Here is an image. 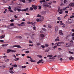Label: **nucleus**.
Segmentation results:
<instances>
[{"label": "nucleus", "instance_id": "nucleus-51", "mask_svg": "<svg viewBox=\"0 0 74 74\" xmlns=\"http://www.w3.org/2000/svg\"><path fill=\"white\" fill-rule=\"evenodd\" d=\"M7 27H8V29H11V28L10 27V25H8Z\"/></svg>", "mask_w": 74, "mask_h": 74}, {"label": "nucleus", "instance_id": "nucleus-47", "mask_svg": "<svg viewBox=\"0 0 74 74\" xmlns=\"http://www.w3.org/2000/svg\"><path fill=\"white\" fill-rule=\"evenodd\" d=\"M69 53H70L71 54H74V52H71L70 51H69Z\"/></svg>", "mask_w": 74, "mask_h": 74}, {"label": "nucleus", "instance_id": "nucleus-11", "mask_svg": "<svg viewBox=\"0 0 74 74\" xmlns=\"http://www.w3.org/2000/svg\"><path fill=\"white\" fill-rule=\"evenodd\" d=\"M40 18V22H42V21L44 20V16H42Z\"/></svg>", "mask_w": 74, "mask_h": 74}, {"label": "nucleus", "instance_id": "nucleus-21", "mask_svg": "<svg viewBox=\"0 0 74 74\" xmlns=\"http://www.w3.org/2000/svg\"><path fill=\"white\" fill-rule=\"evenodd\" d=\"M37 56H38V57H39V58H42V56L40 55H37Z\"/></svg>", "mask_w": 74, "mask_h": 74}, {"label": "nucleus", "instance_id": "nucleus-33", "mask_svg": "<svg viewBox=\"0 0 74 74\" xmlns=\"http://www.w3.org/2000/svg\"><path fill=\"white\" fill-rule=\"evenodd\" d=\"M62 57V55H59L58 56V59H59L60 58Z\"/></svg>", "mask_w": 74, "mask_h": 74}, {"label": "nucleus", "instance_id": "nucleus-25", "mask_svg": "<svg viewBox=\"0 0 74 74\" xmlns=\"http://www.w3.org/2000/svg\"><path fill=\"white\" fill-rule=\"evenodd\" d=\"M36 21L37 22H39V21H40V18H38L36 19Z\"/></svg>", "mask_w": 74, "mask_h": 74}, {"label": "nucleus", "instance_id": "nucleus-7", "mask_svg": "<svg viewBox=\"0 0 74 74\" xmlns=\"http://www.w3.org/2000/svg\"><path fill=\"white\" fill-rule=\"evenodd\" d=\"M32 7L33 8L34 10H37V6L36 5H32Z\"/></svg>", "mask_w": 74, "mask_h": 74}, {"label": "nucleus", "instance_id": "nucleus-46", "mask_svg": "<svg viewBox=\"0 0 74 74\" xmlns=\"http://www.w3.org/2000/svg\"><path fill=\"white\" fill-rule=\"evenodd\" d=\"M41 47H42V48H45V46L43 45H42L41 46Z\"/></svg>", "mask_w": 74, "mask_h": 74}, {"label": "nucleus", "instance_id": "nucleus-37", "mask_svg": "<svg viewBox=\"0 0 74 74\" xmlns=\"http://www.w3.org/2000/svg\"><path fill=\"white\" fill-rule=\"evenodd\" d=\"M45 47H49V45L46 44H45Z\"/></svg>", "mask_w": 74, "mask_h": 74}, {"label": "nucleus", "instance_id": "nucleus-41", "mask_svg": "<svg viewBox=\"0 0 74 74\" xmlns=\"http://www.w3.org/2000/svg\"><path fill=\"white\" fill-rule=\"evenodd\" d=\"M10 61V59H7L6 60H5V62H8V61Z\"/></svg>", "mask_w": 74, "mask_h": 74}, {"label": "nucleus", "instance_id": "nucleus-22", "mask_svg": "<svg viewBox=\"0 0 74 74\" xmlns=\"http://www.w3.org/2000/svg\"><path fill=\"white\" fill-rule=\"evenodd\" d=\"M9 72L11 74H14V71L12 70H9Z\"/></svg>", "mask_w": 74, "mask_h": 74}, {"label": "nucleus", "instance_id": "nucleus-54", "mask_svg": "<svg viewBox=\"0 0 74 74\" xmlns=\"http://www.w3.org/2000/svg\"><path fill=\"white\" fill-rule=\"evenodd\" d=\"M22 2L23 3H26V1L25 0L22 1Z\"/></svg>", "mask_w": 74, "mask_h": 74}, {"label": "nucleus", "instance_id": "nucleus-56", "mask_svg": "<svg viewBox=\"0 0 74 74\" xmlns=\"http://www.w3.org/2000/svg\"><path fill=\"white\" fill-rule=\"evenodd\" d=\"M15 8L16 9L18 10V8H19V6H17V7H16Z\"/></svg>", "mask_w": 74, "mask_h": 74}, {"label": "nucleus", "instance_id": "nucleus-8", "mask_svg": "<svg viewBox=\"0 0 74 74\" xmlns=\"http://www.w3.org/2000/svg\"><path fill=\"white\" fill-rule=\"evenodd\" d=\"M13 48H15V47H17V48H21V47L19 45H14L13 46Z\"/></svg>", "mask_w": 74, "mask_h": 74}, {"label": "nucleus", "instance_id": "nucleus-10", "mask_svg": "<svg viewBox=\"0 0 74 74\" xmlns=\"http://www.w3.org/2000/svg\"><path fill=\"white\" fill-rule=\"evenodd\" d=\"M29 9V8H27L26 9H22L21 10V11L23 12V11H26L28 10Z\"/></svg>", "mask_w": 74, "mask_h": 74}, {"label": "nucleus", "instance_id": "nucleus-19", "mask_svg": "<svg viewBox=\"0 0 74 74\" xmlns=\"http://www.w3.org/2000/svg\"><path fill=\"white\" fill-rule=\"evenodd\" d=\"M69 59L70 60H71V59L73 60L74 59V57H73L72 56H71L69 58Z\"/></svg>", "mask_w": 74, "mask_h": 74}, {"label": "nucleus", "instance_id": "nucleus-31", "mask_svg": "<svg viewBox=\"0 0 74 74\" xmlns=\"http://www.w3.org/2000/svg\"><path fill=\"white\" fill-rule=\"evenodd\" d=\"M49 49H47L45 51V52H49Z\"/></svg>", "mask_w": 74, "mask_h": 74}, {"label": "nucleus", "instance_id": "nucleus-45", "mask_svg": "<svg viewBox=\"0 0 74 74\" xmlns=\"http://www.w3.org/2000/svg\"><path fill=\"white\" fill-rule=\"evenodd\" d=\"M37 45L38 46L39 45H41V44H40V43H37Z\"/></svg>", "mask_w": 74, "mask_h": 74}, {"label": "nucleus", "instance_id": "nucleus-16", "mask_svg": "<svg viewBox=\"0 0 74 74\" xmlns=\"http://www.w3.org/2000/svg\"><path fill=\"white\" fill-rule=\"evenodd\" d=\"M59 37L58 36L57 37V38L55 39V41H59L60 40H59Z\"/></svg>", "mask_w": 74, "mask_h": 74}, {"label": "nucleus", "instance_id": "nucleus-12", "mask_svg": "<svg viewBox=\"0 0 74 74\" xmlns=\"http://www.w3.org/2000/svg\"><path fill=\"white\" fill-rule=\"evenodd\" d=\"M58 12H59V11H62V10L60 9V7H58Z\"/></svg>", "mask_w": 74, "mask_h": 74}, {"label": "nucleus", "instance_id": "nucleus-17", "mask_svg": "<svg viewBox=\"0 0 74 74\" xmlns=\"http://www.w3.org/2000/svg\"><path fill=\"white\" fill-rule=\"evenodd\" d=\"M41 15H45V11H44L43 12H42L41 13Z\"/></svg>", "mask_w": 74, "mask_h": 74}, {"label": "nucleus", "instance_id": "nucleus-29", "mask_svg": "<svg viewBox=\"0 0 74 74\" xmlns=\"http://www.w3.org/2000/svg\"><path fill=\"white\" fill-rule=\"evenodd\" d=\"M12 66H13V67H18V65L16 64H13V65H12Z\"/></svg>", "mask_w": 74, "mask_h": 74}, {"label": "nucleus", "instance_id": "nucleus-4", "mask_svg": "<svg viewBox=\"0 0 74 74\" xmlns=\"http://www.w3.org/2000/svg\"><path fill=\"white\" fill-rule=\"evenodd\" d=\"M41 62H42V63H44V61L42 60V59H41V60H39V61L37 62V64H39V63H40Z\"/></svg>", "mask_w": 74, "mask_h": 74}, {"label": "nucleus", "instance_id": "nucleus-55", "mask_svg": "<svg viewBox=\"0 0 74 74\" xmlns=\"http://www.w3.org/2000/svg\"><path fill=\"white\" fill-rule=\"evenodd\" d=\"M32 25H33V26H35L36 25L35 24V23H32Z\"/></svg>", "mask_w": 74, "mask_h": 74}, {"label": "nucleus", "instance_id": "nucleus-60", "mask_svg": "<svg viewBox=\"0 0 74 74\" xmlns=\"http://www.w3.org/2000/svg\"><path fill=\"white\" fill-rule=\"evenodd\" d=\"M27 58H28V59L29 58H31V57H29V56H27Z\"/></svg>", "mask_w": 74, "mask_h": 74}, {"label": "nucleus", "instance_id": "nucleus-50", "mask_svg": "<svg viewBox=\"0 0 74 74\" xmlns=\"http://www.w3.org/2000/svg\"><path fill=\"white\" fill-rule=\"evenodd\" d=\"M58 21H60L61 20V19H60V17H58Z\"/></svg>", "mask_w": 74, "mask_h": 74}, {"label": "nucleus", "instance_id": "nucleus-2", "mask_svg": "<svg viewBox=\"0 0 74 74\" xmlns=\"http://www.w3.org/2000/svg\"><path fill=\"white\" fill-rule=\"evenodd\" d=\"M7 51V53H9L10 52H16V51H14L10 49H8Z\"/></svg>", "mask_w": 74, "mask_h": 74}, {"label": "nucleus", "instance_id": "nucleus-62", "mask_svg": "<svg viewBox=\"0 0 74 74\" xmlns=\"http://www.w3.org/2000/svg\"><path fill=\"white\" fill-rule=\"evenodd\" d=\"M65 13H66V14H68V11L66 10L65 11Z\"/></svg>", "mask_w": 74, "mask_h": 74}, {"label": "nucleus", "instance_id": "nucleus-36", "mask_svg": "<svg viewBox=\"0 0 74 74\" xmlns=\"http://www.w3.org/2000/svg\"><path fill=\"white\" fill-rule=\"evenodd\" d=\"M19 59V58H16L14 59L15 61H17V60H18Z\"/></svg>", "mask_w": 74, "mask_h": 74}, {"label": "nucleus", "instance_id": "nucleus-52", "mask_svg": "<svg viewBox=\"0 0 74 74\" xmlns=\"http://www.w3.org/2000/svg\"><path fill=\"white\" fill-rule=\"evenodd\" d=\"M14 17L16 19L18 18V16H16V15H14Z\"/></svg>", "mask_w": 74, "mask_h": 74}, {"label": "nucleus", "instance_id": "nucleus-3", "mask_svg": "<svg viewBox=\"0 0 74 74\" xmlns=\"http://www.w3.org/2000/svg\"><path fill=\"white\" fill-rule=\"evenodd\" d=\"M66 22L68 24H70L71 23H72V20H71V19H69L68 21H66Z\"/></svg>", "mask_w": 74, "mask_h": 74}, {"label": "nucleus", "instance_id": "nucleus-28", "mask_svg": "<svg viewBox=\"0 0 74 74\" xmlns=\"http://www.w3.org/2000/svg\"><path fill=\"white\" fill-rule=\"evenodd\" d=\"M40 36L41 37H44V35L43 34H41L40 35Z\"/></svg>", "mask_w": 74, "mask_h": 74}, {"label": "nucleus", "instance_id": "nucleus-6", "mask_svg": "<svg viewBox=\"0 0 74 74\" xmlns=\"http://www.w3.org/2000/svg\"><path fill=\"white\" fill-rule=\"evenodd\" d=\"M69 6L70 7V8H71L72 7H74V3H70L69 5Z\"/></svg>", "mask_w": 74, "mask_h": 74}, {"label": "nucleus", "instance_id": "nucleus-14", "mask_svg": "<svg viewBox=\"0 0 74 74\" xmlns=\"http://www.w3.org/2000/svg\"><path fill=\"white\" fill-rule=\"evenodd\" d=\"M66 47H69V46L70 45H71V43H66Z\"/></svg>", "mask_w": 74, "mask_h": 74}, {"label": "nucleus", "instance_id": "nucleus-53", "mask_svg": "<svg viewBox=\"0 0 74 74\" xmlns=\"http://www.w3.org/2000/svg\"><path fill=\"white\" fill-rule=\"evenodd\" d=\"M17 11H18V12H20V11H21V10L20 9H18L17 10Z\"/></svg>", "mask_w": 74, "mask_h": 74}, {"label": "nucleus", "instance_id": "nucleus-26", "mask_svg": "<svg viewBox=\"0 0 74 74\" xmlns=\"http://www.w3.org/2000/svg\"><path fill=\"white\" fill-rule=\"evenodd\" d=\"M8 45V44H5V45H2V47H7Z\"/></svg>", "mask_w": 74, "mask_h": 74}, {"label": "nucleus", "instance_id": "nucleus-42", "mask_svg": "<svg viewBox=\"0 0 74 74\" xmlns=\"http://www.w3.org/2000/svg\"><path fill=\"white\" fill-rule=\"evenodd\" d=\"M33 30H36V27L34 26L33 27Z\"/></svg>", "mask_w": 74, "mask_h": 74}, {"label": "nucleus", "instance_id": "nucleus-49", "mask_svg": "<svg viewBox=\"0 0 74 74\" xmlns=\"http://www.w3.org/2000/svg\"><path fill=\"white\" fill-rule=\"evenodd\" d=\"M29 10L30 11H32V10H33V8H30Z\"/></svg>", "mask_w": 74, "mask_h": 74}, {"label": "nucleus", "instance_id": "nucleus-24", "mask_svg": "<svg viewBox=\"0 0 74 74\" xmlns=\"http://www.w3.org/2000/svg\"><path fill=\"white\" fill-rule=\"evenodd\" d=\"M48 26L49 28H52V25L49 24L48 25Z\"/></svg>", "mask_w": 74, "mask_h": 74}, {"label": "nucleus", "instance_id": "nucleus-30", "mask_svg": "<svg viewBox=\"0 0 74 74\" xmlns=\"http://www.w3.org/2000/svg\"><path fill=\"white\" fill-rule=\"evenodd\" d=\"M0 67H2V68L3 69H5V67L4 65L0 66Z\"/></svg>", "mask_w": 74, "mask_h": 74}, {"label": "nucleus", "instance_id": "nucleus-15", "mask_svg": "<svg viewBox=\"0 0 74 74\" xmlns=\"http://www.w3.org/2000/svg\"><path fill=\"white\" fill-rule=\"evenodd\" d=\"M60 34L61 36H63V34L62 33V31L61 30H60Z\"/></svg>", "mask_w": 74, "mask_h": 74}, {"label": "nucleus", "instance_id": "nucleus-38", "mask_svg": "<svg viewBox=\"0 0 74 74\" xmlns=\"http://www.w3.org/2000/svg\"><path fill=\"white\" fill-rule=\"evenodd\" d=\"M41 16L39 14H38V15L36 17H40Z\"/></svg>", "mask_w": 74, "mask_h": 74}, {"label": "nucleus", "instance_id": "nucleus-18", "mask_svg": "<svg viewBox=\"0 0 74 74\" xmlns=\"http://www.w3.org/2000/svg\"><path fill=\"white\" fill-rule=\"evenodd\" d=\"M29 61L31 62H35V60H33V59L31 58H30Z\"/></svg>", "mask_w": 74, "mask_h": 74}, {"label": "nucleus", "instance_id": "nucleus-63", "mask_svg": "<svg viewBox=\"0 0 74 74\" xmlns=\"http://www.w3.org/2000/svg\"><path fill=\"white\" fill-rule=\"evenodd\" d=\"M14 19L11 20H10V22H14Z\"/></svg>", "mask_w": 74, "mask_h": 74}, {"label": "nucleus", "instance_id": "nucleus-40", "mask_svg": "<svg viewBox=\"0 0 74 74\" xmlns=\"http://www.w3.org/2000/svg\"><path fill=\"white\" fill-rule=\"evenodd\" d=\"M26 66H22V69H24L25 68H26Z\"/></svg>", "mask_w": 74, "mask_h": 74}, {"label": "nucleus", "instance_id": "nucleus-59", "mask_svg": "<svg viewBox=\"0 0 74 74\" xmlns=\"http://www.w3.org/2000/svg\"><path fill=\"white\" fill-rule=\"evenodd\" d=\"M32 1V0H29V3H31Z\"/></svg>", "mask_w": 74, "mask_h": 74}, {"label": "nucleus", "instance_id": "nucleus-1", "mask_svg": "<svg viewBox=\"0 0 74 74\" xmlns=\"http://www.w3.org/2000/svg\"><path fill=\"white\" fill-rule=\"evenodd\" d=\"M53 56L52 55H48L47 56V57H48V58H49V59H53L54 60L55 59V58L57 56H54L53 57H53Z\"/></svg>", "mask_w": 74, "mask_h": 74}, {"label": "nucleus", "instance_id": "nucleus-23", "mask_svg": "<svg viewBox=\"0 0 74 74\" xmlns=\"http://www.w3.org/2000/svg\"><path fill=\"white\" fill-rule=\"evenodd\" d=\"M43 2H45V0H42L40 1V3H43Z\"/></svg>", "mask_w": 74, "mask_h": 74}, {"label": "nucleus", "instance_id": "nucleus-34", "mask_svg": "<svg viewBox=\"0 0 74 74\" xmlns=\"http://www.w3.org/2000/svg\"><path fill=\"white\" fill-rule=\"evenodd\" d=\"M68 0H64V3H66V2H67L68 1Z\"/></svg>", "mask_w": 74, "mask_h": 74}, {"label": "nucleus", "instance_id": "nucleus-27", "mask_svg": "<svg viewBox=\"0 0 74 74\" xmlns=\"http://www.w3.org/2000/svg\"><path fill=\"white\" fill-rule=\"evenodd\" d=\"M10 26H14V23H10Z\"/></svg>", "mask_w": 74, "mask_h": 74}, {"label": "nucleus", "instance_id": "nucleus-13", "mask_svg": "<svg viewBox=\"0 0 74 74\" xmlns=\"http://www.w3.org/2000/svg\"><path fill=\"white\" fill-rule=\"evenodd\" d=\"M5 35H3L1 36H0V38L2 39V38H4L5 37Z\"/></svg>", "mask_w": 74, "mask_h": 74}, {"label": "nucleus", "instance_id": "nucleus-5", "mask_svg": "<svg viewBox=\"0 0 74 74\" xmlns=\"http://www.w3.org/2000/svg\"><path fill=\"white\" fill-rule=\"evenodd\" d=\"M61 42H59L58 43H56L54 45L57 46H60V45H61Z\"/></svg>", "mask_w": 74, "mask_h": 74}, {"label": "nucleus", "instance_id": "nucleus-9", "mask_svg": "<svg viewBox=\"0 0 74 74\" xmlns=\"http://www.w3.org/2000/svg\"><path fill=\"white\" fill-rule=\"evenodd\" d=\"M43 6L44 7H49V8H51V6L46 4L44 5Z\"/></svg>", "mask_w": 74, "mask_h": 74}, {"label": "nucleus", "instance_id": "nucleus-61", "mask_svg": "<svg viewBox=\"0 0 74 74\" xmlns=\"http://www.w3.org/2000/svg\"><path fill=\"white\" fill-rule=\"evenodd\" d=\"M8 9H10H10H11V6H9L8 8Z\"/></svg>", "mask_w": 74, "mask_h": 74}, {"label": "nucleus", "instance_id": "nucleus-57", "mask_svg": "<svg viewBox=\"0 0 74 74\" xmlns=\"http://www.w3.org/2000/svg\"><path fill=\"white\" fill-rule=\"evenodd\" d=\"M29 51H25V53H29Z\"/></svg>", "mask_w": 74, "mask_h": 74}, {"label": "nucleus", "instance_id": "nucleus-43", "mask_svg": "<svg viewBox=\"0 0 74 74\" xmlns=\"http://www.w3.org/2000/svg\"><path fill=\"white\" fill-rule=\"evenodd\" d=\"M14 68H13V67H12V68H10V69H9V70H12Z\"/></svg>", "mask_w": 74, "mask_h": 74}, {"label": "nucleus", "instance_id": "nucleus-20", "mask_svg": "<svg viewBox=\"0 0 74 74\" xmlns=\"http://www.w3.org/2000/svg\"><path fill=\"white\" fill-rule=\"evenodd\" d=\"M55 30L56 32H57L58 30V27L56 26L55 27Z\"/></svg>", "mask_w": 74, "mask_h": 74}, {"label": "nucleus", "instance_id": "nucleus-32", "mask_svg": "<svg viewBox=\"0 0 74 74\" xmlns=\"http://www.w3.org/2000/svg\"><path fill=\"white\" fill-rule=\"evenodd\" d=\"M59 13H60V14H62L63 13V12L62 11H60L58 12Z\"/></svg>", "mask_w": 74, "mask_h": 74}, {"label": "nucleus", "instance_id": "nucleus-44", "mask_svg": "<svg viewBox=\"0 0 74 74\" xmlns=\"http://www.w3.org/2000/svg\"><path fill=\"white\" fill-rule=\"evenodd\" d=\"M3 1L4 3H7V0H3Z\"/></svg>", "mask_w": 74, "mask_h": 74}, {"label": "nucleus", "instance_id": "nucleus-48", "mask_svg": "<svg viewBox=\"0 0 74 74\" xmlns=\"http://www.w3.org/2000/svg\"><path fill=\"white\" fill-rule=\"evenodd\" d=\"M42 30L44 31H46L47 30L45 29L44 28H42Z\"/></svg>", "mask_w": 74, "mask_h": 74}, {"label": "nucleus", "instance_id": "nucleus-35", "mask_svg": "<svg viewBox=\"0 0 74 74\" xmlns=\"http://www.w3.org/2000/svg\"><path fill=\"white\" fill-rule=\"evenodd\" d=\"M8 10L10 11V12H14V11L12 10L11 9H9Z\"/></svg>", "mask_w": 74, "mask_h": 74}, {"label": "nucleus", "instance_id": "nucleus-39", "mask_svg": "<svg viewBox=\"0 0 74 74\" xmlns=\"http://www.w3.org/2000/svg\"><path fill=\"white\" fill-rule=\"evenodd\" d=\"M28 24L32 25V22H29L27 23Z\"/></svg>", "mask_w": 74, "mask_h": 74}, {"label": "nucleus", "instance_id": "nucleus-58", "mask_svg": "<svg viewBox=\"0 0 74 74\" xmlns=\"http://www.w3.org/2000/svg\"><path fill=\"white\" fill-rule=\"evenodd\" d=\"M57 48V46H54L53 47V48H54V49H55V48Z\"/></svg>", "mask_w": 74, "mask_h": 74}, {"label": "nucleus", "instance_id": "nucleus-64", "mask_svg": "<svg viewBox=\"0 0 74 74\" xmlns=\"http://www.w3.org/2000/svg\"><path fill=\"white\" fill-rule=\"evenodd\" d=\"M72 37H74V33H73L72 34Z\"/></svg>", "mask_w": 74, "mask_h": 74}]
</instances>
